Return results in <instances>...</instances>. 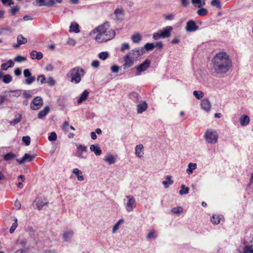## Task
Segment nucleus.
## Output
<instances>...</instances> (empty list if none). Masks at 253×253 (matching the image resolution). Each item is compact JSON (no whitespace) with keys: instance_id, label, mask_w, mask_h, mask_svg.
<instances>
[{"instance_id":"nucleus-1","label":"nucleus","mask_w":253,"mask_h":253,"mask_svg":"<svg viewBox=\"0 0 253 253\" xmlns=\"http://www.w3.org/2000/svg\"><path fill=\"white\" fill-rule=\"evenodd\" d=\"M213 67L211 74L215 77H219L226 73L232 66V62L229 55L225 52L217 53L213 58Z\"/></svg>"},{"instance_id":"nucleus-28","label":"nucleus","mask_w":253,"mask_h":253,"mask_svg":"<svg viewBox=\"0 0 253 253\" xmlns=\"http://www.w3.org/2000/svg\"><path fill=\"white\" fill-rule=\"evenodd\" d=\"M69 32L79 33L80 32L79 24L75 22H72L70 26Z\"/></svg>"},{"instance_id":"nucleus-10","label":"nucleus","mask_w":253,"mask_h":253,"mask_svg":"<svg viewBox=\"0 0 253 253\" xmlns=\"http://www.w3.org/2000/svg\"><path fill=\"white\" fill-rule=\"evenodd\" d=\"M77 146V148L78 152L75 154V156L81 158V159H85L87 157L86 155L84 154V153H86L87 151V147L81 144H79Z\"/></svg>"},{"instance_id":"nucleus-55","label":"nucleus","mask_w":253,"mask_h":253,"mask_svg":"<svg viewBox=\"0 0 253 253\" xmlns=\"http://www.w3.org/2000/svg\"><path fill=\"white\" fill-rule=\"evenodd\" d=\"M37 81L40 82L41 84L46 83V79L43 75H40L37 78Z\"/></svg>"},{"instance_id":"nucleus-32","label":"nucleus","mask_w":253,"mask_h":253,"mask_svg":"<svg viewBox=\"0 0 253 253\" xmlns=\"http://www.w3.org/2000/svg\"><path fill=\"white\" fill-rule=\"evenodd\" d=\"M173 181L171 180V177L170 175L166 176V180L163 181L162 183L164 185L165 188H167L170 185L172 184Z\"/></svg>"},{"instance_id":"nucleus-47","label":"nucleus","mask_w":253,"mask_h":253,"mask_svg":"<svg viewBox=\"0 0 253 253\" xmlns=\"http://www.w3.org/2000/svg\"><path fill=\"white\" fill-rule=\"evenodd\" d=\"M108 56L109 53L107 51L101 52L98 54V57L102 60H106L108 57Z\"/></svg>"},{"instance_id":"nucleus-36","label":"nucleus","mask_w":253,"mask_h":253,"mask_svg":"<svg viewBox=\"0 0 253 253\" xmlns=\"http://www.w3.org/2000/svg\"><path fill=\"white\" fill-rule=\"evenodd\" d=\"M188 169L186 170V172L188 174H191L193 173V171L197 168V165L196 164L190 163L188 164Z\"/></svg>"},{"instance_id":"nucleus-21","label":"nucleus","mask_w":253,"mask_h":253,"mask_svg":"<svg viewBox=\"0 0 253 253\" xmlns=\"http://www.w3.org/2000/svg\"><path fill=\"white\" fill-rule=\"evenodd\" d=\"M114 14L116 16V20H122L124 16V11L123 8H117L114 11Z\"/></svg>"},{"instance_id":"nucleus-37","label":"nucleus","mask_w":253,"mask_h":253,"mask_svg":"<svg viewBox=\"0 0 253 253\" xmlns=\"http://www.w3.org/2000/svg\"><path fill=\"white\" fill-rule=\"evenodd\" d=\"M191 2L194 5H197L198 8H200L205 5V0H192Z\"/></svg>"},{"instance_id":"nucleus-9","label":"nucleus","mask_w":253,"mask_h":253,"mask_svg":"<svg viewBox=\"0 0 253 253\" xmlns=\"http://www.w3.org/2000/svg\"><path fill=\"white\" fill-rule=\"evenodd\" d=\"M43 104V100L41 97L37 96L32 101L30 107L33 110H37L40 109Z\"/></svg>"},{"instance_id":"nucleus-18","label":"nucleus","mask_w":253,"mask_h":253,"mask_svg":"<svg viewBox=\"0 0 253 253\" xmlns=\"http://www.w3.org/2000/svg\"><path fill=\"white\" fill-rule=\"evenodd\" d=\"M74 235V232L72 230L69 229L64 232L62 237L66 242H70Z\"/></svg>"},{"instance_id":"nucleus-48","label":"nucleus","mask_w":253,"mask_h":253,"mask_svg":"<svg viewBox=\"0 0 253 253\" xmlns=\"http://www.w3.org/2000/svg\"><path fill=\"white\" fill-rule=\"evenodd\" d=\"M155 47L154 43H147L144 46V50L145 49L146 51H150L153 50Z\"/></svg>"},{"instance_id":"nucleus-57","label":"nucleus","mask_w":253,"mask_h":253,"mask_svg":"<svg viewBox=\"0 0 253 253\" xmlns=\"http://www.w3.org/2000/svg\"><path fill=\"white\" fill-rule=\"evenodd\" d=\"M130 46L128 43L124 42L122 43V47L121 48V51H124L126 49H129Z\"/></svg>"},{"instance_id":"nucleus-22","label":"nucleus","mask_w":253,"mask_h":253,"mask_svg":"<svg viewBox=\"0 0 253 253\" xmlns=\"http://www.w3.org/2000/svg\"><path fill=\"white\" fill-rule=\"evenodd\" d=\"M90 150L91 151L93 152L96 156L100 155L102 153V151L98 144L91 145L90 146Z\"/></svg>"},{"instance_id":"nucleus-59","label":"nucleus","mask_w":253,"mask_h":253,"mask_svg":"<svg viewBox=\"0 0 253 253\" xmlns=\"http://www.w3.org/2000/svg\"><path fill=\"white\" fill-rule=\"evenodd\" d=\"M23 94L24 98L26 99L29 98L32 96L30 90H24Z\"/></svg>"},{"instance_id":"nucleus-11","label":"nucleus","mask_w":253,"mask_h":253,"mask_svg":"<svg viewBox=\"0 0 253 253\" xmlns=\"http://www.w3.org/2000/svg\"><path fill=\"white\" fill-rule=\"evenodd\" d=\"M144 52V49L143 48H135L131 50L130 52L127 53V55H129L133 59L135 60L138 57Z\"/></svg>"},{"instance_id":"nucleus-52","label":"nucleus","mask_w":253,"mask_h":253,"mask_svg":"<svg viewBox=\"0 0 253 253\" xmlns=\"http://www.w3.org/2000/svg\"><path fill=\"white\" fill-rule=\"evenodd\" d=\"M26 60L27 58L26 57L22 56L21 55H18L14 59V61L17 62H21L26 61Z\"/></svg>"},{"instance_id":"nucleus-40","label":"nucleus","mask_w":253,"mask_h":253,"mask_svg":"<svg viewBox=\"0 0 253 253\" xmlns=\"http://www.w3.org/2000/svg\"><path fill=\"white\" fill-rule=\"evenodd\" d=\"M208 11L206 8H202V7H200V8L199 9L197 12L198 15L201 16H206L208 14Z\"/></svg>"},{"instance_id":"nucleus-4","label":"nucleus","mask_w":253,"mask_h":253,"mask_svg":"<svg viewBox=\"0 0 253 253\" xmlns=\"http://www.w3.org/2000/svg\"><path fill=\"white\" fill-rule=\"evenodd\" d=\"M21 91L22 90L20 89L6 91L0 96L4 104L7 105L9 103L13 102L15 99L20 96L21 94Z\"/></svg>"},{"instance_id":"nucleus-30","label":"nucleus","mask_w":253,"mask_h":253,"mask_svg":"<svg viewBox=\"0 0 253 253\" xmlns=\"http://www.w3.org/2000/svg\"><path fill=\"white\" fill-rule=\"evenodd\" d=\"M30 57L32 59L40 60L43 57V54L41 52H37L36 50H33L30 53Z\"/></svg>"},{"instance_id":"nucleus-17","label":"nucleus","mask_w":253,"mask_h":253,"mask_svg":"<svg viewBox=\"0 0 253 253\" xmlns=\"http://www.w3.org/2000/svg\"><path fill=\"white\" fill-rule=\"evenodd\" d=\"M201 106L202 109L206 112H209L211 108L210 101L208 99H204L201 102Z\"/></svg>"},{"instance_id":"nucleus-2","label":"nucleus","mask_w":253,"mask_h":253,"mask_svg":"<svg viewBox=\"0 0 253 253\" xmlns=\"http://www.w3.org/2000/svg\"><path fill=\"white\" fill-rule=\"evenodd\" d=\"M110 23L108 21L104 22L103 24L98 26L93 29L89 33L91 37L98 33L95 37L97 42H102L112 40L115 36V32L112 29H109Z\"/></svg>"},{"instance_id":"nucleus-34","label":"nucleus","mask_w":253,"mask_h":253,"mask_svg":"<svg viewBox=\"0 0 253 253\" xmlns=\"http://www.w3.org/2000/svg\"><path fill=\"white\" fill-rule=\"evenodd\" d=\"M12 32V30L9 27L0 28V35H7Z\"/></svg>"},{"instance_id":"nucleus-35","label":"nucleus","mask_w":253,"mask_h":253,"mask_svg":"<svg viewBox=\"0 0 253 253\" xmlns=\"http://www.w3.org/2000/svg\"><path fill=\"white\" fill-rule=\"evenodd\" d=\"M129 98L134 102H138L139 101L140 96L138 93L132 92L130 93Z\"/></svg>"},{"instance_id":"nucleus-60","label":"nucleus","mask_w":253,"mask_h":253,"mask_svg":"<svg viewBox=\"0 0 253 253\" xmlns=\"http://www.w3.org/2000/svg\"><path fill=\"white\" fill-rule=\"evenodd\" d=\"M20 7L18 5H16L11 9V12L13 15H15L17 12L19 10Z\"/></svg>"},{"instance_id":"nucleus-62","label":"nucleus","mask_w":253,"mask_h":253,"mask_svg":"<svg viewBox=\"0 0 253 253\" xmlns=\"http://www.w3.org/2000/svg\"><path fill=\"white\" fill-rule=\"evenodd\" d=\"M100 62L98 60H95L92 61L91 66L94 68H97L99 66Z\"/></svg>"},{"instance_id":"nucleus-38","label":"nucleus","mask_w":253,"mask_h":253,"mask_svg":"<svg viewBox=\"0 0 253 253\" xmlns=\"http://www.w3.org/2000/svg\"><path fill=\"white\" fill-rule=\"evenodd\" d=\"M183 208L181 207H177L173 208L171 210V212L173 214H179L182 212Z\"/></svg>"},{"instance_id":"nucleus-15","label":"nucleus","mask_w":253,"mask_h":253,"mask_svg":"<svg viewBox=\"0 0 253 253\" xmlns=\"http://www.w3.org/2000/svg\"><path fill=\"white\" fill-rule=\"evenodd\" d=\"M243 243L245 245L243 249V253H253V245H251L248 240L244 239Z\"/></svg>"},{"instance_id":"nucleus-5","label":"nucleus","mask_w":253,"mask_h":253,"mask_svg":"<svg viewBox=\"0 0 253 253\" xmlns=\"http://www.w3.org/2000/svg\"><path fill=\"white\" fill-rule=\"evenodd\" d=\"M218 137L217 132L211 129H208L204 135L206 141L210 144L215 143L217 141Z\"/></svg>"},{"instance_id":"nucleus-27","label":"nucleus","mask_w":253,"mask_h":253,"mask_svg":"<svg viewBox=\"0 0 253 253\" xmlns=\"http://www.w3.org/2000/svg\"><path fill=\"white\" fill-rule=\"evenodd\" d=\"M250 121V119L249 117L246 115H242L240 118V124L243 126H247L249 124Z\"/></svg>"},{"instance_id":"nucleus-13","label":"nucleus","mask_w":253,"mask_h":253,"mask_svg":"<svg viewBox=\"0 0 253 253\" xmlns=\"http://www.w3.org/2000/svg\"><path fill=\"white\" fill-rule=\"evenodd\" d=\"M123 59L124 61V63L123 65V67L124 69L130 68L132 66L135 61L131 57H130L129 55L127 54L124 56Z\"/></svg>"},{"instance_id":"nucleus-39","label":"nucleus","mask_w":253,"mask_h":253,"mask_svg":"<svg viewBox=\"0 0 253 253\" xmlns=\"http://www.w3.org/2000/svg\"><path fill=\"white\" fill-rule=\"evenodd\" d=\"M189 189L188 187H186L185 185L182 184L181 186V189L179 191V194L183 195L188 193Z\"/></svg>"},{"instance_id":"nucleus-43","label":"nucleus","mask_w":253,"mask_h":253,"mask_svg":"<svg viewBox=\"0 0 253 253\" xmlns=\"http://www.w3.org/2000/svg\"><path fill=\"white\" fill-rule=\"evenodd\" d=\"M105 160L109 164H113L115 163V159L112 155L107 156Z\"/></svg>"},{"instance_id":"nucleus-51","label":"nucleus","mask_w":253,"mask_h":253,"mask_svg":"<svg viewBox=\"0 0 253 253\" xmlns=\"http://www.w3.org/2000/svg\"><path fill=\"white\" fill-rule=\"evenodd\" d=\"M57 139L56 133L53 131L50 133V135L48 136V139L50 141H55Z\"/></svg>"},{"instance_id":"nucleus-49","label":"nucleus","mask_w":253,"mask_h":253,"mask_svg":"<svg viewBox=\"0 0 253 253\" xmlns=\"http://www.w3.org/2000/svg\"><path fill=\"white\" fill-rule=\"evenodd\" d=\"M211 4L212 6H215L218 9L221 8V5L219 0H211Z\"/></svg>"},{"instance_id":"nucleus-41","label":"nucleus","mask_w":253,"mask_h":253,"mask_svg":"<svg viewBox=\"0 0 253 253\" xmlns=\"http://www.w3.org/2000/svg\"><path fill=\"white\" fill-rule=\"evenodd\" d=\"M193 95L197 99H201L204 96V93L202 91L195 90L193 91Z\"/></svg>"},{"instance_id":"nucleus-61","label":"nucleus","mask_w":253,"mask_h":253,"mask_svg":"<svg viewBox=\"0 0 253 253\" xmlns=\"http://www.w3.org/2000/svg\"><path fill=\"white\" fill-rule=\"evenodd\" d=\"M23 75L24 77L26 78L27 77H29L30 76H32V74L30 71L29 69H25L23 71Z\"/></svg>"},{"instance_id":"nucleus-64","label":"nucleus","mask_w":253,"mask_h":253,"mask_svg":"<svg viewBox=\"0 0 253 253\" xmlns=\"http://www.w3.org/2000/svg\"><path fill=\"white\" fill-rule=\"evenodd\" d=\"M29 250L28 248H25L24 249L17 250L15 253H26Z\"/></svg>"},{"instance_id":"nucleus-29","label":"nucleus","mask_w":253,"mask_h":253,"mask_svg":"<svg viewBox=\"0 0 253 253\" xmlns=\"http://www.w3.org/2000/svg\"><path fill=\"white\" fill-rule=\"evenodd\" d=\"M143 149V146L142 144H139L138 145H136L135 148L136 156L139 158L142 157L144 154L142 151Z\"/></svg>"},{"instance_id":"nucleus-23","label":"nucleus","mask_w":253,"mask_h":253,"mask_svg":"<svg viewBox=\"0 0 253 253\" xmlns=\"http://www.w3.org/2000/svg\"><path fill=\"white\" fill-rule=\"evenodd\" d=\"M89 92L87 90H84L77 100L78 104H81L83 102L86 100L88 96Z\"/></svg>"},{"instance_id":"nucleus-14","label":"nucleus","mask_w":253,"mask_h":253,"mask_svg":"<svg viewBox=\"0 0 253 253\" xmlns=\"http://www.w3.org/2000/svg\"><path fill=\"white\" fill-rule=\"evenodd\" d=\"M35 157V155H31L28 153H25L21 159H17V161L20 164H23L26 162H32Z\"/></svg>"},{"instance_id":"nucleus-58","label":"nucleus","mask_w":253,"mask_h":253,"mask_svg":"<svg viewBox=\"0 0 253 253\" xmlns=\"http://www.w3.org/2000/svg\"><path fill=\"white\" fill-rule=\"evenodd\" d=\"M111 70L114 73H117L119 72L120 67L117 65H113L111 67Z\"/></svg>"},{"instance_id":"nucleus-16","label":"nucleus","mask_w":253,"mask_h":253,"mask_svg":"<svg viewBox=\"0 0 253 253\" xmlns=\"http://www.w3.org/2000/svg\"><path fill=\"white\" fill-rule=\"evenodd\" d=\"M172 30L173 27L172 26H168L164 28L162 30H160L162 38L169 37L170 36V33Z\"/></svg>"},{"instance_id":"nucleus-12","label":"nucleus","mask_w":253,"mask_h":253,"mask_svg":"<svg viewBox=\"0 0 253 253\" xmlns=\"http://www.w3.org/2000/svg\"><path fill=\"white\" fill-rule=\"evenodd\" d=\"M199 27L193 20H188L186 25L185 30L188 32H193L197 30Z\"/></svg>"},{"instance_id":"nucleus-46","label":"nucleus","mask_w":253,"mask_h":253,"mask_svg":"<svg viewBox=\"0 0 253 253\" xmlns=\"http://www.w3.org/2000/svg\"><path fill=\"white\" fill-rule=\"evenodd\" d=\"M14 222L12 224L11 227L9 229V233L11 234L13 233L14 232L15 230L16 229L18 226L17 219L16 217H14Z\"/></svg>"},{"instance_id":"nucleus-42","label":"nucleus","mask_w":253,"mask_h":253,"mask_svg":"<svg viewBox=\"0 0 253 253\" xmlns=\"http://www.w3.org/2000/svg\"><path fill=\"white\" fill-rule=\"evenodd\" d=\"M157 235L155 232L154 230H152L149 232L148 235L146 236V238L148 240L150 239H155L157 238Z\"/></svg>"},{"instance_id":"nucleus-50","label":"nucleus","mask_w":253,"mask_h":253,"mask_svg":"<svg viewBox=\"0 0 253 253\" xmlns=\"http://www.w3.org/2000/svg\"><path fill=\"white\" fill-rule=\"evenodd\" d=\"M18 117L16 118L15 119H13V120L10 122V124L11 125H15L21 121V115L19 114H18Z\"/></svg>"},{"instance_id":"nucleus-44","label":"nucleus","mask_w":253,"mask_h":253,"mask_svg":"<svg viewBox=\"0 0 253 253\" xmlns=\"http://www.w3.org/2000/svg\"><path fill=\"white\" fill-rule=\"evenodd\" d=\"M131 38L134 43H138L141 40V37L139 34L132 35Z\"/></svg>"},{"instance_id":"nucleus-20","label":"nucleus","mask_w":253,"mask_h":253,"mask_svg":"<svg viewBox=\"0 0 253 253\" xmlns=\"http://www.w3.org/2000/svg\"><path fill=\"white\" fill-rule=\"evenodd\" d=\"M17 43L13 45L15 48H18L21 44H25L27 42V40L24 38L22 35H19L17 38Z\"/></svg>"},{"instance_id":"nucleus-31","label":"nucleus","mask_w":253,"mask_h":253,"mask_svg":"<svg viewBox=\"0 0 253 253\" xmlns=\"http://www.w3.org/2000/svg\"><path fill=\"white\" fill-rule=\"evenodd\" d=\"M223 218L221 215L213 214L211 218V222L214 224H218Z\"/></svg>"},{"instance_id":"nucleus-7","label":"nucleus","mask_w":253,"mask_h":253,"mask_svg":"<svg viewBox=\"0 0 253 253\" xmlns=\"http://www.w3.org/2000/svg\"><path fill=\"white\" fill-rule=\"evenodd\" d=\"M151 61L149 59H146L143 63L135 67L136 70V75L139 76L141 73L146 71L149 67Z\"/></svg>"},{"instance_id":"nucleus-8","label":"nucleus","mask_w":253,"mask_h":253,"mask_svg":"<svg viewBox=\"0 0 253 253\" xmlns=\"http://www.w3.org/2000/svg\"><path fill=\"white\" fill-rule=\"evenodd\" d=\"M48 201L44 197H38L36 198L33 203V206L38 210H41L44 206L47 205Z\"/></svg>"},{"instance_id":"nucleus-19","label":"nucleus","mask_w":253,"mask_h":253,"mask_svg":"<svg viewBox=\"0 0 253 253\" xmlns=\"http://www.w3.org/2000/svg\"><path fill=\"white\" fill-rule=\"evenodd\" d=\"M2 80V82L8 84L12 80V77L9 74L4 75L3 72L0 71V81Z\"/></svg>"},{"instance_id":"nucleus-54","label":"nucleus","mask_w":253,"mask_h":253,"mask_svg":"<svg viewBox=\"0 0 253 253\" xmlns=\"http://www.w3.org/2000/svg\"><path fill=\"white\" fill-rule=\"evenodd\" d=\"M55 81L51 77H49L46 82V83H47L48 85L50 86H54L55 84Z\"/></svg>"},{"instance_id":"nucleus-25","label":"nucleus","mask_w":253,"mask_h":253,"mask_svg":"<svg viewBox=\"0 0 253 253\" xmlns=\"http://www.w3.org/2000/svg\"><path fill=\"white\" fill-rule=\"evenodd\" d=\"M55 4V2L53 0H50L49 3H46L45 2V0H36V5L38 6H53Z\"/></svg>"},{"instance_id":"nucleus-6","label":"nucleus","mask_w":253,"mask_h":253,"mask_svg":"<svg viewBox=\"0 0 253 253\" xmlns=\"http://www.w3.org/2000/svg\"><path fill=\"white\" fill-rule=\"evenodd\" d=\"M126 198L127 201L125 204L126 210L127 212L132 211L136 207V200L134 197L131 195H127Z\"/></svg>"},{"instance_id":"nucleus-26","label":"nucleus","mask_w":253,"mask_h":253,"mask_svg":"<svg viewBox=\"0 0 253 253\" xmlns=\"http://www.w3.org/2000/svg\"><path fill=\"white\" fill-rule=\"evenodd\" d=\"M50 108L48 106H46L44 109L40 111L38 115V118L42 119L44 118L49 112Z\"/></svg>"},{"instance_id":"nucleus-24","label":"nucleus","mask_w":253,"mask_h":253,"mask_svg":"<svg viewBox=\"0 0 253 253\" xmlns=\"http://www.w3.org/2000/svg\"><path fill=\"white\" fill-rule=\"evenodd\" d=\"M147 104L145 101H143L142 103L138 104L137 105V111L138 114H142L147 108Z\"/></svg>"},{"instance_id":"nucleus-63","label":"nucleus","mask_w":253,"mask_h":253,"mask_svg":"<svg viewBox=\"0 0 253 253\" xmlns=\"http://www.w3.org/2000/svg\"><path fill=\"white\" fill-rule=\"evenodd\" d=\"M69 123L67 121H65L63 124L62 128L64 130L68 131L69 130Z\"/></svg>"},{"instance_id":"nucleus-53","label":"nucleus","mask_w":253,"mask_h":253,"mask_svg":"<svg viewBox=\"0 0 253 253\" xmlns=\"http://www.w3.org/2000/svg\"><path fill=\"white\" fill-rule=\"evenodd\" d=\"M22 141L26 146H29L30 144L31 138L29 136H25L22 137Z\"/></svg>"},{"instance_id":"nucleus-56","label":"nucleus","mask_w":253,"mask_h":253,"mask_svg":"<svg viewBox=\"0 0 253 253\" xmlns=\"http://www.w3.org/2000/svg\"><path fill=\"white\" fill-rule=\"evenodd\" d=\"M153 38L155 40H158L161 38H162V36H161V33L160 31H159L158 32L154 33L153 35Z\"/></svg>"},{"instance_id":"nucleus-3","label":"nucleus","mask_w":253,"mask_h":253,"mask_svg":"<svg viewBox=\"0 0 253 253\" xmlns=\"http://www.w3.org/2000/svg\"><path fill=\"white\" fill-rule=\"evenodd\" d=\"M85 75V71L80 66L71 69L67 74L66 76L70 79L72 83L78 84L81 82L82 78Z\"/></svg>"},{"instance_id":"nucleus-33","label":"nucleus","mask_w":253,"mask_h":253,"mask_svg":"<svg viewBox=\"0 0 253 253\" xmlns=\"http://www.w3.org/2000/svg\"><path fill=\"white\" fill-rule=\"evenodd\" d=\"M16 155L10 152L3 155V160L5 161H9L16 158Z\"/></svg>"},{"instance_id":"nucleus-45","label":"nucleus","mask_w":253,"mask_h":253,"mask_svg":"<svg viewBox=\"0 0 253 253\" xmlns=\"http://www.w3.org/2000/svg\"><path fill=\"white\" fill-rule=\"evenodd\" d=\"M36 80V78L34 76H31L29 77L26 78L25 81V84L27 85L31 84Z\"/></svg>"}]
</instances>
